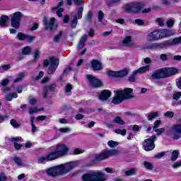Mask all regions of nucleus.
<instances>
[{"label": "nucleus", "instance_id": "f257e3e1", "mask_svg": "<svg viewBox=\"0 0 181 181\" xmlns=\"http://www.w3.org/2000/svg\"><path fill=\"white\" fill-rule=\"evenodd\" d=\"M134 92V89L131 88H126L124 90H116V95L113 98L112 103L115 105L118 104H121L122 101H125V100H129V98H132V93Z\"/></svg>", "mask_w": 181, "mask_h": 181}, {"label": "nucleus", "instance_id": "f03ea898", "mask_svg": "<svg viewBox=\"0 0 181 181\" xmlns=\"http://www.w3.org/2000/svg\"><path fill=\"white\" fill-rule=\"evenodd\" d=\"M83 181H107V175L101 170H93L82 176Z\"/></svg>", "mask_w": 181, "mask_h": 181}, {"label": "nucleus", "instance_id": "7ed1b4c3", "mask_svg": "<svg viewBox=\"0 0 181 181\" xmlns=\"http://www.w3.org/2000/svg\"><path fill=\"white\" fill-rule=\"evenodd\" d=\"M43 64L45 67H47L49 65L48 74H53L57 69V67H59V59H56L54 57H49V59L44 61Z\"/></svg>", "mask_w": 181, "mask_h": 181}, {"label": "nucleus", "instance_id": "20e7f679", "mask_svg": "<svg viewBox=\"0 0 181 181\" xmlns=\"http://www.w3.org/2000/svg\"><path fill=\"white\" fill-rule=\"evenodd\" d=\"M181 43V37H175L173 40H168L163 42L154 43L153 46L157 47L158 49H163V47H168V46H175V45H180Z\"/></svg>", "mask_w": 181, "mask_h": 181}, {"label": "nucleus", "instance_id": "39448f33", "mask_svg": "<svg viewBox=\"0 0 181 181\" xmlns=\"http://www.w3.org/2000/svg\"><path fill=\"white\" fill-rule=\"evenodd\" d=\"M145 5L142 3H129L124 5V9L127 12H133L134 13H137V12H141V9L144 8Z\"/></svg>", "mask_w": 181, "mask_h": 181}, {"label": "nucleus", "instance_id": "423d86ee", "mask_svg": "<svg viewBox=\"0 0 181 181\" xmlns=\"http://www.w3.org/2000/svg\"><path fill=\"white\" fill-rule=\"evenodd\" d=\"M74 168H77V162L76 161H71L59 165V169L61 170L62 175H66L69 173V172L73 170Z\"/></svg>", "mask_w": 181, "mask_h": 181}, {"label": "nucleus", "instance_id": "0eeeda50", "mask_svg": "<svg viewBox=\"0 0 181 181\" xmlns=\"http://www.w3.org/2000/svg\"><path fill=\"white\" fill-rule=\"evenodd\" d=\"M115 155H118V150L113 149L110 151H105L103 153H100V154L96 155L95 160L100 162L101 160L107 159V158H110V156H114Z\"/></svg>", "mask_w": 181, "mask_h": 181}, {"label": "nucleus", "instance_id": "6e6552de", "mask_svg": "<svg viewBox=\"0 0 181 181\" xmlns=\"http://www.w3.org/2000/svg\"><path fill=\"white\" fill-rule=\"evenodd\" d=\"M11 19V26L15 29H19L21 26V19H22V13L17 11L10 16Z\"/></svg>", "mask_w": 181, "mask_h": 181}, {"label": "nucleus", "instance_id": "1a4fd4ad", "mask_svg": "<svg viewBox=\"0 0 181 181\" xmlns=\"http://www.w3.org/2000/svg\"><path fill=\"white\" fill-rule=\"evenodd\" d=\"M170 135L173 139H180L181 138V124H173L170 129Z\"/></svg>", "mask_w": 181, "mask_h": 181}, {"label": "nucleus", "instance_id": "9d476101", "mask_svg": "<svg viewBox=\"0 0 181 181\" xmlns=\"http://www.w3.org/2000/svg\"><path fill=\"white\" fill-rule=\"evenodd\" d=\"M155 141H156V136L153 135L149 139H145L143 146L147 152L155 148Z\"/></svg>", "mask_w": 181, "mask_h": 181}, {"label": "nucleus", "instance_id": "9b49d317", "mask_svg": "<svg viewBox=\"0 0 181 181\" xmlns=\"http://www.w3.org/2000/svg\"><path fill=\"white\" fill-rule=\"evenodd\" d=\"M86 78L88 79L90 87H93L94 88L103 87V81L95 76L88 74L86 76Z\"/></svg>", "mask_w": 181, "mask_h": 181}, {"label": "nucleus", "instance_id": "f8f14e48", "mask_svg": "<svg viewBox=\"0 0 181 181\" xmlns=\"http://www.w3.org/2000/svg\"><path fill=\"white\" fill-rule=\"evenodd\" d=\"M45 172H46L47 176H50L51 177H57V176H60V175H62V171L60 170V165L51 167V168L45 170Z\"/></svg>", "mask_w": 181, "mask_h": 181}, {"label": "nucleus", "instance_id": "ddd939ff", "mask_svg": "<svg viewBox=\"0 0 181 181\" xmlns=\"http://www.w3.org/2000/svg\"><path fill=\"white\" fill-rule=\"evenodd\" d=\"M55 151L58 154L59 158L62 156H66L69 152V147L66 144H58L56 147Z\"/></svg>", "mask_w": 181, "mask_h": 181}, {"label": "nucleus", "instance_id": "4468645a", "mask_svg": "<svg viewBox=\"0 0 181 181\" xmlns=\"http://www.w3.org/2000/svg\"><path fill=\"white\" fill-rule=\"evenodd\" d=\"M43 22L46 30H53V29H56V28H57V25H54V22H56V18H52L49 21L47 18L44 17Z\"/></svg>", "mask_w": 181, "mask_h": 181}, {"label": "nucleus", "instance_id": "2eb2a0df", "mask_svg": "<svg viewBox=\"0 0 181 181\" xmlns=\"http://www.w3.org/2000/svg\"><path fill=\"white\" fill-rule=\"evenodd\" d=\"M158 31L159 39H164V37H169V36H173L175 35V32L172 30L158 29Z\"/></svg>", "mask_w": 181, "mask_h": 181}, {"label": "nucleus", "instance_id": "dca6fc26", "mask_svg": "<svg viewBox=\"0 0 181 181\" xmlns=\"http://www.w3.org/2000/svg\"><path fill=\"white\" fill-rule=\"evenodd\" d=\"M54 90H56V84H51L49 87H45L44 88L43 97L46 98L47 97H52V94L54 93Z\"/></svg>", "mask_w": 181, "mask_h": 181}, {"label": "nucleus", "instance_id": "f3484780", "mask_svg": "<svg viewBox=\"0 0 181 181\" xmlns=\"http://www.w3.org/2000/svg\"><path fill=\"white\" fill-rule=\"evenodd\" d=\"M164 71V77L166 78L167 77H171V76H175V74H177V69L176 68H163Z\"/></svg>", "mask_w": 181, "mask_h": 181}, {"label": "nucleus", "instance_id": "a211bd4d", "mask_svg": "<svg viewBox=\"0 0 181 181\" xmlns=\"http://www.w3.org/2000/svg\"><path fill=\"white\" fill-rule=\"evenodd\" d=\"M151 78H153V80H158L159 78H165L163 68L154 71L151 75Z\"/></svg>", "mask_w": 181, "mask_h": 181}, {"label": "nucleus", "instance_id": "6ab92c4d", "mask_svg": "<svg viewBox=\"0 0 181 181\" xmlns=\"http://www.w3.org/2000/svg\"><path fill=\"white\" fill-rule=\"evenodd\" d=\"M122 45L124 47H134L135 46V42L132 40V37L127 35L122 40Z\"/></svg>", "mask_w": 181, "mask_h": 181}, {"label": "nucleus", "instance_id": "aec40b11", "mask_svg": "<svg viewBox=\"0 0 181 181\" xmlns=\"http://www.w3.org/2000/svg\"><path fill=\"white\" fill-rule=\"evenodd\" d=\"M159 33L158 30H156L148 34L146 37V40L148 42H153L155 40H159Z\"/></svg>", "mask_w": 181, "mask_h": 181}, {"label": "nucleus", "instance_id": "412c9836", "mask_svg": "<svg viewBox=\"0 0 181 181\" xmlns=\"http://www.w3.org/2000/svg\"><path fill=\"white\" fill-rule=\"evenodd\" d=\"M111 97V91L108 90H103L100 95H99V99L100 101H105L108 100Z\"/></svg>", "mask_w": 181, "mask_h": 181}, {"label": "nucleus", "instance_id": "4be33fe9", "mask_svg": "<svg viewBox=\"0 0 181 181\" xmlns=\"http://www.w3.org/2000/svg\"><path fill=\"white\" fill-rule=\"evenodd\" d=\"M60 158L59 156V154H57V152L55 151H51L47 155V162H50L52 160H54L56 159H59Z\"/></svg>", "mask_w": 181, "mask_h": 181}, {"label": "nucleus", "instance_id": "5701e85b", "mask_svg": "<svg viewBox=\"0 0 181 181\" xmlns=\"http://www.w3.org/2000/svg\"><path fill=\"white\" fill-rule=\"evenodd\" d=\"M91 66L93 70L98 71V70H101V69H103V64H101V62L95 59L92 60Z\"/></svg>", "mask_w": 181, "mask_h": 181}, {"label": "nucleus", "instance_id": "b1692460", "mask_svg": "<svg viewBox=\"0 0 181 181\" xmlns=\"http://www.w3.org/2000/svg\"><path fill=\"white\" fill-rule=\"evenodd\" d=\"M11 141L12 142H14V148L17 150L21 149L22 144H18L19 141H22V137L18 136V137H13L11 139Z\"/></svg>", "mask_w": 181, "mask_h": 181}, {"label": "nucleus", "instance_id": "393cba45", "mask_svg": "<svg viewBox=\"0 0 181 181\" xmlns=\"http://www.w3.org/2000/svg\"><path fill=\"white\" fill-rule=\"evenodd\" d=\"M63 5V1H61L59 3L58 6L53 8V11H57V15L59 16V18H62L63 16V14L62 13L63 11H64L62 8H60Z\"/></svg>", "mask_w": 181, "mask_h": 181}, {"label": "nucleus", "instance_id": "a878e982", "mask_svg": "<svg viewBox=\"0 0 181 181\" xmlns=\"http://www.w3.org/2000/svg\"><path fill=\"white\" fill-rule=\"evenodd\" d=\"M8 19H9L8 16H1L0 18V26H2V28L8 26Z\"/></svg>", "mask_w": 181, "mask_h": 181}, {"label": "nucleus", "instance_id": "bb28decb", "mask_svg": "<svg viewBox=\"0 0 181 181\" xmlns=\"http://www.w3.org/2000/svg\"><path fill=\"white\" fill-rule=\"evenodd\" d=\"M150 67L151 66L149 65L142 66V67L139 68V69L135 70V74H144V73H146V71H149Z\"/></svg>", "mask_w": 181, "mask_h": 181}, {"label": "nucleus", "instance_id": "cd10ccee", "mask_svg": "<svg viewBox=\"0 0 181 181\" xmlns=\"http://www.w3.org/2000/svg\"><path fill=\"white\" fill-rule=\"evenodd\" d=\"M86 42H87V35H83L81 37L79 43L78 45V49H83L84 47V45H86Z\"/></svg>", "mask_w": 181, "mask_h": 181}, {"label": "nucleus", "instance_id": "c85d7f7f", "mask_svg": "<svg viewBox=\"0 0 181 181\" xmlns=\"http://www.w3.org/2000/svg\"><path fill=\"white\" fill-rule=\"evenodd\" d=\"M13 161L17 166H23L25 165L22 158H21L19 157H14Z\"/></svg>", "mask_w": 181, "mask_h": 181}, {"label": "nucleus", "instance_id": "c756f323", "mask_svg": "<svg viewBox=\"0 0 181 181\" xmlns=\"http://www.w3.org/2000/svg\"><path fill=\"white\" fill-rule=\"evenodd\" d=\"M67 4L69 5H71V4H73V0H67ZM74 4L80 6V5H83L84 4V1L83 0H74Z\"/></svg>", "mask_w": 181, "mask_h": 181}, {"label": "nucleus", "instance_id": "7c9ffc66", "mask_svg": "<svg viewBox=\"0 0 181 181\" xmlns=\"http://www.w3.org/2000/svg\"><path fill=\"white\" fill-rule=\"evenodd\" d=\"M177 158H179V151H173L171 155L170 160H172V162H175V160H176Z\"/></svg>", "mask_w": 181, "mask_h": 181}, {"label": "nucleus", "instance_id": "2f4dec72", "mask_svg": "<svg viewBox=\"0 0 181 181\" xmlns=\"http://www.w3.org/2000/svg\"><path fill=\"white\" fill-rule=\"evenodd\" d=\"M128 75V70L124 69L122 71H117V77H125Z\"/></svg>", "mask_w": 181, "mask_h": 181}, {"label": "nucleus", "instance_id": "473e14b6", "mask_svg": "<svg viewBox=\"0 0 181 181\" xmlns=\"http://www.w3.org/2000/svg\"><path fill=\"white\" fill-rule=\"evenodd\" d=\"M11 69L10 64H4L0 66V73H4L6 70H9Z\"/></svg>", "mask_w": 181, "mask_h": 181}, {"label": "nucleus", "instance_id": "72a5a7b5", "mask_svg": "<svg viewBox=\"0 0 181 181\" xmlns=\"http://www.w3.org/2000/svg\"><path fill=\"white\" fill-rule=\"evenodd\" d=\"M23 54L28 55L30 54V52H32V48L29 46L25 47L23 48Z\"/></svg>", "mask_w": 181, "mask_h": 181}, {"label": "nucleus", "instance_id": "f704fd0d", "mask_svg": "<svg viewBox=\"0 0 181 181\" xmlns=\"http://www.w3.org/2000/svg\"><path fill=\"white\" fill-rule=\"evenodd\" d=\"M23 77H25V73H20L18 77L14 80L13 83H19V81H22V80H23Z\"/></svg>", "mask_w": 181, "mask_h": 181}, {"label": "nucleus", "instance_id": "c9c22d12", "mask_svg": "<svg viewBox=\"0 0 181 181\" xmlns=\"http://www.w3.org/2000/svg\"><path fill=\"white\" fill-rule=\"evenodd\" d=\"M135 173H136V169L132 168L131 170L125 171L124 175L125 176H131L132 175H135Z\"/></svg>", "mask_w": 181, "mask_h": 181}, {"label": "nucleus", "instance_id": "e433bc0d", "mask_svg": "<svg viewBox=\"0 0 181 181\" xmlns=\"http://www.w3.org/2000/svg\"><path fill=\"white\" fill-rule=\"evenodd\" d=\"M78 23V21L77 20V16H75L74 17V19L72 21H71V28H73L74 29H76Z\"/></svg>", "mask_w": 181, "mask_h": 181}, {"label": "nucleus", "instance_id": "4c0bfd02", "mask_svg": "<svg viewBox=\"0 0 181 181\" xmlns=\"http://www.w3.org/2000/svg\"><path fill=\"white\" fill-rule=\"evenodd\" d=\"M146 117H148V121H152L153 118H156V117H158V112L146 115Z\"/></svg>", "mask_w": 181, "mask_h": 181}, {"label": "nucleus", "instance_id": "58836bf2", "mask_svg": "<svg viewBox=\"0 0 181 181\" xmlns=\"http://www.w3.org/2000/svg\"><path fill=\"white\" fill-rule=\"evenodd\" d=\"M138 74L137 73H136L135 74V71L132 73V74L129 77V78H128V81H129V83H134V82H135V80H136V78L135 77H136V75H137Z\"/></svg>", "mask_w": 181, "mask_h": 181}, {"label": "nucleus", "instance_id": "ea45409f", "mask_svg": "<svg viewBox=\"0 0 181 181\" xmlns=\"http://www.w3.org/2000/svg\"><path fill=\"white\" fill-rule=\"evenodd\" d=\"M114 122H115L116 124H119V125H124V124H125L124 120H122L120 117H115L114 119Z\"/></svg>", "mask_w": 181, "mask_h": 181}, {"label": "nucleus", "instance_id": "a19ab883", "mask_svg": "<svg viewBox=\"0 0 181 181\" xmlns=\"http://www.w3.org/2000/svg\"><path fill=\"white\" fill-rule=\"evenodd\" d=\"M84 11V8L83 7H79L78 12H77V19H81L83 18V11Z\"/></svg>", "mask_w": 181, "mask_h": 181}, {"label": "nucleus", "instance_id": "79ce46f5", "mask_svg": "<svg viewBox=\"0 0 181 181\" xmlns=\"http://www.w3.org/2000/svg\"><path fill=\"white\" fill-rule=\"evenodd\" d=\"M115 132L116 134H118L119 135H127V130L125 129H117L115 130Z\"/></svg>", "mask_w": 181, "mask_h": 181}, {"label": "nucleus", "instance_id": "37998d69", "mask_svg": "<svg viewBox=\"0 0 181 181\" xmlns=\"http://www.w3.org/2000/svg\"><path fill=\"white\" fill-rule=\"evenodd\" d=\"M107 145L110 148H115V146H118V142L110 140L107 142Z\"/></svg>", "mask_w": 181, "mask_h": 181}, {"label": "nucleus", "instance_id": "c03bdc74", "mask_svg": "<svg viewBox=\"0 0 181 181\" xmlns=\"http://www.w3.org/2000/svg\"><path fill=\"white\" fill-rule=\"evenodd\" d=\"M39 111H42L41 109H38L37 107H30L29 114H36V112H39Z\"/></svg>", "mask_w": 181, "mask_h": 181}, {"label": "nucleus", "instance_id": "a18cd8bd", "mask_svg": "<svg viewBox=\"0 0 181 181\" xmlns=\"http://www.w3.org/2000/svg\"><path fill=\"white\" fill-rule=\"evenodd\" d=\"M63 35V31H60L57 35H56L54 38V42H57L60 41L62 39V36Z\"/></svg>", "mask_w": 181, "mask_h": 181}, {"label": "nucleus", "instance_id": "49530a36", "mask_svg": "<svg viewBox=\"0 0 181 181\" xmlns=\"http://www.w3.org/2000/svg\"><path fill=\"white\" fill-rule=\"evenodd\" d=\"M156 22L159 26H165V20H163V18H158L156 19Z\"/></svg>", "mask_w": 181, "mask_h": 181}, {"label": "nucleus", "instance_id": "de8ad7c7", "mask_svg": "<svg viewBox=\"0 0 181 181\" xmlns=\"http://www.w3.org/2000/svg\"><path fill=\"white\" fill-rule=\"evenodd\" d=\"M155 132H156L157 135H162L163 132H165V128H160V129H154Z\"/></svg>", "mask_w": 181, "mask_h": 181}, {"label": "nucleus", "instance_id": "09e8293b", "mask_svg": "<svg viewBox=\"0 0 181 181\" xmlns=\"http://www.w3.org/2000/svg\"><path fill=\"white\" fill-rule=\"evenodd\" d=\"M40 57V51H39V49L35 50L34 52V62H36V60H37Z\"/></svg>", "mask_w": 181, "mask_h": 181}, {"label": "nucleus", "instance_id": "8fccbe9b", "mask_svg": "<svg viewBox=\"0 0 181 181\" xmlns=\"http://www.w3.org/2000/svg\"><path fill=\"white\" fill-rule=\"evenodd\" d=\"M180 97H181V91L177 92V93H174L173 95V100H175L176 101H177V100H179V98H180Z\"/></svg>", "mask_w": 181, "mask_h": 181}, {"label": "nucleus", "instance_id": "3c124183", "mask_svg": "<svg viewBox=\"0 0 181 181\" xmlns=\"http://www.w3.org/2000/svg\"><path fill=\"white\" fill-rule=\"evenodd\" d=\"M44 162H47V156L40 157L37 160V163H44Z\"/></svg>", "mask_w": 181, "mask_h": 181}, {"label": "nucleus", "instance_id": "603ef678", "mask_svg": "<svg viewBox=\"0 0 181 181\" xmlns=\"http://www.w3.org/2000/svg\"><path fill=\"white\" fill-rule=\"evenodd\" d=\"M144 166L146 169H148V170H151L153 168V165H152V163L149 162H144Z\"/></svg>", "mask_w": 181, "mask_h": 181}, {"label": "nucleus", "instance_id": "864d4df0", "mask_svg": "<svg viewBox=\"0 0 181 181\" xmlns=\"http://www.w3.org/2000/svg\"><path fill=\"white\" fill-rule=\"evenodd\" d=\"M173 115H175V113L170 111L166 112L164 114V117H167V118H173Z\"/></svg>", "mask_w": 181, "mask_h": 181}, {"label": "nucleus", "instance_id": "5fc2aeb1", "mask_svg": "<svg viewBox=\"0 0 181 181\" xmlns=\"http://www.w3.org/2000/svg\"><path fill=\"white\" fill-rule=\"evenodd\" d=\"M59 131L60 132H62L63 134H68L69 132H70L71 129L69 127H65V128H60Z\"/></svg>", "mask_w": 181, "mask_h": 181}, {"label": "nucleus", "instance_id": "6e6d98bb", "mask_svg": "<svg viewBox=\"0 0 181 181\" xmlns=\"http://www.w3.org/2000/svg\"><path fill=\"white\" fill-rule=\"evenodd\" d=\"M10 124H11V125H12V127H13V128H18V127H19L18 122H16V120H15L13 119L11 120Z\"/></svg>", "mask_w": 181, "mask_h": 181}, {"label": "nucleus", "instance_id": "4d7b16f0", "mask_svg": "<svg viewBox=\"0 0 181 181\" xmlns=\"http://www.w3.org/2000/svg\"><path fill=\"white\" fill-rule=\"evenodd\" d=\"M166 25H167L168 28H172V26H173V25H175V21L170 19V20L167 21Z\"/></svg>", "mask_w": 181, "mask_h": 181}, {"label": "nucleus", "instance_id": "13d9d810", "mask_svg": "<svg viewBox=\"0 0 181 181\" xmlns=\"http://www.w3.org/2000/svg\"><path fill=\"white\" fill-rule=\"evenodd\" d=\"M181 166V160L175 162L173 165L172 168L173 169H177V168H180Z\"/></svg>", "mask_w": 181, "mask_h": 181}, {"label": "nucleus", "instance_id": "bf43d9fd", "mask_svg": "<svg viewBox=\"0 0 181 181\" xmlns=\"http://www.w3.org/2000/svg\"><path fill=\"white\" fill-rule=\"evenodd\" d=\"M107 74L110 77H117V71H109L107 72Z\"/></svg>", "mask_w": 181, "mask_h": 181}, {"label": "nucleus", "instance_id": "052dcab7", "mask_svg": "<svg viewBox=\"0 0 181 181\" xmlns=\"http://www.w3.org/2000/svg\"><path fill=\"white\" fill-rule=\"evenodd\" d=\"M166 155V152H161L155 156V158L157 159H161V158H163V156Z\"/></svg>", "mask_w": 181, "mask_h": 181}, {"label": "nucleus", "instance_id": "680f3d73", "mask_svg": "<svg viewBox=\"0 0 181 181\" xmlns=\"http://www.w3.org/2000/svg\"><path fill=\"white\" fill-rule=\"evenodd\" d=\"M17 37H18L19 40H25V39H26V35H25V34L19 33L17 35Z\"/></svg>", "mask_w": 181, "mask_h": 181}, {"label": "nucleus", "instance_id": "e2e57ef3", "mask_svg": "<svg viewBox=\"0 0 181 181\" xmlns=\"http://www.w3.org/2000/svg\"><path fill=\"white\" fill-rule=\"evenodd\" d=\"M37 102V100H36V98H33V97H30L29 99V103L31 105H35V104Z\"/></svg>", "mask_w": 181, "mask_h": 181}, {"label": "nucleus", "instance_id": "0e129e2a", "mask_svg": "<svg viewBox=\"0 0 181 181\" xmlns=\"http://www.w3.org/2000/svg\"><path fill=\"white\" fill-rule=\"evenodd\" d=\"M103 19H104V13L103 11H100L98 13V21L99 22H102Z\"/></svg>", "mask_w": 181, "mask_h": 181}, {"label": "nucleus", "instance_id": "69168bd1", "mask_svg": "<svg viewBox=\"0 0 181 181\" xmlns=\"http://www.w3.org/2000/svg\"><path fill=\"white\" fill-rule=\"evenodd\" d=\"M71 88H73L71 84L68 83L66 86L65 93H70V91H71Z\"/></svg>", "mask_w": 181, "mask_h": 181}, {"label": "nucleus", "instance_id": "338daca9", "mask_svg": "<svg viewBox=\"0 0 181 181\" xmlns=\"http://www.w3.org/2000/svg\"><path fill=\"white\" fill-rule=\"evenodd\" d=\"M105 172H107V173H115V170H114V168H105Z\"/></svg>", "mask_w": 181, "mask_h": 181}, {"label": "nucleus", "instance_id": "774afa93", "mask_svg": "<svg viewBox=\"0 0 181 181\" xmlns=\"http://www.w3.org/2000/svg\"><path fill=\"white\" fill-rule=\"evenodd\" d=\"M135 23L139 26H142V25H144V21L141 19H136Z\"/></svg>", "mask_w": 181, "mask_h": 181}]
</instances>
